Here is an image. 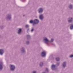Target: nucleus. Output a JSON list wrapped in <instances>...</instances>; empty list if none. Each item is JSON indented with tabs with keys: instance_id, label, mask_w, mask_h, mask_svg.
<instances>
[{
	"instance_id": "nucleus-1",
	"label": "nucleus",
	"mask_w": 73,
	"mask_h": 73,
	"mask_svg": "<svg viewBox=\"0 0 73 73\" xmlns=\"http://www.w3.org/2000/svg\"><path fill=\"white\" fill-rule=\"evenodd\" d=\"M39 23V21L38 20L36 19H35L33 22V25L34 24H38V23Z\"/></svg>"
},
{
	"instance_id": "nucleus-2",
	"label": "nucleus",
	"mask_w": 73,
	"mask_h": 73,
	"mask_svg": "<svg viewBox=\"0 0 73 73\" xmlns=\"http://www.w3.org/2000/svg\"><path fill=\"white\" fill-rule=\"evenodd\" d=\"M10 69L11 70H13L15 69V67L13 65H10Z\"/></svg>"
},
{
	"instance_id": "nucleus-3",
	"label": "nucleus",
	"mask_w": 73,
	"mask_h": 73,
	"mask_svg": "<svg viewBox=\"0 0 73 73\" xmlns=\"http://www.w3.org/2000/svg\"><path fill=\"white\" fill-rule=\"evenodd\" d=\"M44 41L45 43L46 44H48L49 42V40H48V39H47V38H45L44 39Z\"/></svg>"
},
{
	"instance_id": "nucleus-4",
	"label": "nucleus",
	"mask_w": 73,
	"mask_h": 73,
	"mask_svg": "<svg viewBox=\"0 0 73 73\" xmlns=\"http://www.w3.org/2000/svg\"><path fill=\"white\" fill-rule=\"evenodd\" d=\"M46 55V52H45L43 51L42 52V57H45Z\"/></svg>"
},
{
	"instance_id": "nucleus-5",
	"label": "nucleus",
	"mask_w": 73,
	"mask_h": 73,
	"mask_svg": "<svg viewBox=\"0 0 73 73\" xmlns=\"http://www.w3.org/2000/svg\"><path fill=\"white\" fill-rule=\"evenodd\" d=\"M4 53V50L3 49L0 50V54L2 55Z\"/></svg>"
},
{
	"instance_id": "nucleus-6",
	"label": "nucleus",
	"mask_w": 73,
	"mask_h": 73,
	"mask_svg": "<svg viewBox=\"0 0 73 73\" xmlns=\"http://www.w3.org/2000/svg\"><path fill=\"white\" fill-rule=\"evenodd\" d=\"M38 11L39 13H41V12H42V11H43V9L41 8H40L39 9Z\"/></svg>"
},
{
	"instance_id": "nucleus-7",
	"label": "nucleus",
	"mask_w": 73,
	"mask_h": 73,
	"mask_svg": "<svg viewBox=\"0 0 73 73\" xmlns=\"http://www.w3.org/2000/svg\"><path fill=\"white\" fill-rule=\"evenodd\" d=\"M44 17H43V15H40L39 16V19L41 20L43 19Z\"/></svg>"
},
{
	"instance_id": "nucleus-8",
	"label": "nucleus",
	"mask_w": 73,
	"mask_h": 73,
	"mask_svg": "<svg viewBox=\"0 0 73 73\" xmlns=\"http://www.w3.org/2000/svg\"><path fill=\"white\" fill-rule=\"evenodd\" d=\"M3 69V66H2V63H0V70H1Z\"/></svg>"
},
{
	"instance_id": "nucleus-9",
	"label": "nucleus",
	"mask_w": 73,
	"mask_h": 73,
	"mask_svg": "<svg viewBox=\"0 0 73 73\" xmlns=\"http://www.w3.org/2000/svg\"><path fill=\"white\" fill-rule=\"evenodd\" d=\"M63 67H65L66 66V62H64L63 64Z\"/></svg>"
},
{
	"instance_id": "nucleus-10",
	"label": "nucleus",
	"mask_w": 73,
	"mask_h": 73,
	"mask_svg": "<svg viewBox=\"0 0 73 73\" xmlns=\"http://www.w3.org/2000/svg\"><path fill=\"white\" fill-rule=\"evenodd\" d=\"M55 67H56V66L55 65H54L52 64V70H53V68H55Z\"/></svg>"
},
{
	"instance_id": "nucleus-11",
	"label": "nucleus",
	"mask_w": 73,
	"mask_h": 73,
	"mask_svg": "<svg viewBox=\"0 0 73 73\" xmlns=\"http://www.w3.org/2000/svg\"><path fill=\"white\" fill-rule=\"evenodd\" d=\"M21 31V29H19V30L18 31V34H19V33H20Z\"/></svg>"
},
{
	"instance_id": "nucleus-12",
	"label": "nucleus",
	"mask_w": 73,
	"mask_h": 73,
	"mask_svg": "<svg viewBox=\"0 0 73 73\" xmlns=\"http://www.w3.org/2000/svg\"><path fill=\"white\" fill-rule=\"evenodd\" d=\"M56 61H58L60 60V58H56Z\"/></svg>"
},
{
	"instance_id": "nucleus-13",
	"label": "nucleus",
	"mask_w": 73,
	"mask_h": 73,
	"mask_svg": "<svg viewBox=\"0 0 73 73\" xmlns=\"http://www.w3.org/2000/svg\"><path fill=\"white\" fill-rule=\"evenodd\" d=\"M72 18H71V19L70 20L68 21V22L69 23H70V22H72Z\"/></svg>"
},
{
	"instance_id": "nucleus-14",
	"label": "nucleus",
	"mask_w": 73,
	"mask_h": 73,
	"mask_svg": "<svg viewBox=\"0 0 73 73\" xmlns=\"http://www.w3.org/2000/svg\"><path fill=\"white\" fill-rule=\"evenodd\" d=\"M40 66H42L43 65V63L42 62H41L40 63Z\"/></svg>"
},
{
	"instance_id": "nucleus-15",
	"label": "nucleus",
	"mask_w": 73,
	"mask_h": 73,
	"mask_svg": "<svg viewBox=\"0 0 73 73\" xmlns=\"http://www.w3.org/2000/svg\"><path fill=\"white\" fill-rule=\"evenodd\" d=\"M33 22H34V21H33L32 20H31L30 21V23H31V24H32V23H33Z\"/></svg>"
},
{
	"instance_id": "nucleus-16",
	"label": "nucleus",
	"mask_w": 73,
	"mask_h": 73,
	"mask_svg": "<svg viewBox=\"0 0 73 73\" xmlns=\"http://www.w3.org/2000/svg\"><path fill=\"white\" fill-rule=\"evenodd\" d=\"M70 29H73V25H71L70 27Z\"/></svg>"
},
{
	"instance_id": "nucleus-17",
	"label": "nucleus",
	"mask_w": 73,
	"mask_h": 73,
	"mask_svg": "<svg viewBox=\"0 0 73 73\" xmlns=\"http://www.w3.org/2000/svg\"><path fill=\"white\" fill-rule=\"evenodd\" d=\"M72 7V6L71 5L69 6V8H71Z\"/></svg>"
},
{
	"instance_id": "nucleus-18",
	"label": "nucleus",
	"mask_w": 73,
	"mask_h": 73,
	"mask_svg": "<svg viewBox=\"0 0 73 73\" xmlns=\"http://www.w3.org/2000/svg\"><path fill=\"white\" fill-rule=\"evenodd\" d=\"M26 28H28L29 27V26L28 25H26L25 26Z\"/></svg>"
},
{
	"instance_id": "nucleus-19",
	"label": "nucleus",
	"mask_w": 73,
	"mask_h": 73,
	"mask_svg": "<svg viewBox=\"0 0 73 73\" xmlns=\"http://www.w3.org/2000/svg\"><path fill=\"white\" fill-rule=\"evenodd\" d=\"M54 40H53V39H51V42H53V41Z\"/></svg>"
},
{
	"instance_id": "nucleus-20",
	"label": "nucleus",
	"mask_w": 73,
	"mask_h": 73,
	"mask_svg": "<svg viewBox=\"0 0 73 73\" xmlns=\"http://www.w3.org/2000/svg\"><path fill=\"white\" fill-rule=\"evenodd\" d=\"M70 57H73V55H71L70 56Z\"/></svg>"
},
{
	"instance_id": "nucleus-21",
	"label": "nucleus",
	"mask_w": 73,
	"mask_h": 73,
	"mask_svg": "<svg viewBox=\"0 0 73 73\" xmlns=\"http://www.w3.org/2000/svg\"><path fill=\"white\" fill-rule=\"evenodd\" d=\"M33 30H34L33 28L31 30V32H33Z\"/></svg>"
},
{
	"instance_id": "nucleus-22",
	"label": "nucleus",
	"mask_w": 73,
	"mask_h": 73,
	"mask_svg": "<svg viewBox=\"0 0 73 73\" xmlns=\"http://www.w3.org/2000/svg\"><path fill=\"white\" fill-rule=\"evenodd\" d=\"M26 43L27 44H29V41L27 42Z\"/></svg>"
},
{
	"instance_id": "nucleus-23",
	"label": "nucleus",
	"mask_w": 73,
	"mask_h": 73,
	"mask_svg": "<svg viewBox=\"0 0 73 73\" xmlns=\"http://www.w3.org/2000/svg\"><path fill=\"white\" fill-rule=\"evenodd\" d=\"M36 73V71H33V73Z\"/></svg>"
},
{
	"instance_id": "nucleus-24",
	"label": "nucleus",
	"mask_w": 73,
	"mask_h": 73,
	"mask_svg": "<svg viewBox=\"0 0 73 73\" xmlns=\"http://www.w3.org/2000/svg\"><path fill=\"white\" fill-rule=\"evenodd\" d=\"M46 70H47V71H48V68H46Z\"/></svg>"
},
{
	"instance_id": "nucleus-25",
	"label": "nucleus",
	"mask_w": 73,
	"mask_h": 73,
	"mask_svg": "<svg viewBox=\"0 0 73 73\" xmlns=\"http://www.w3.org/2000/svg\"><path fill=\"white\" fill-rule=\"evenodd\" d=\"M29 29H28V30H27V31H28V30H29Z\"/></svg>"
},
{
	"instance_id": "nucleus-26",
	"label": "nucleus",
	"mask_w": 73,
	"mask_h": 73,
	"mask_svg": "<svg viewBox=\"0 0 73 73\" xmlns=\"http://www.w3.org/2000/svg\"><path fill=\"white\" fill-rule=\"evenodd\" d=\"M28 36H29V35H28Z\"/></svg>"
},
{
	"instance_id": "nucleus-27",
	"label": "nucleus",
	"mask_w": 73,
	"mask_h": 73,
	"mask_svg": "<svg viewBox=\"0 0 73 73\" xmlns=\"http://www.w3.org/2000/svg\"><path fill=\"white\" fill-rule=\"evenodd\" d=\"M25 16L24 15H23V16Z\"/></svg>"
},
{
	"instance_id": "nucleus-28",
	"label": "nucleus",
	"mask_w": 73,
	"mask_h": 73,
	"mask_svg": "<svg viewBox=\"0 0 73 73\" xmlns=\"http://www.w3.org/2000/svg\"><path fill=\"white\" fill-rule=\"evenodd\" d=\"M9 19H10V18H9Z\"/></svg>"
}]
</instances>
